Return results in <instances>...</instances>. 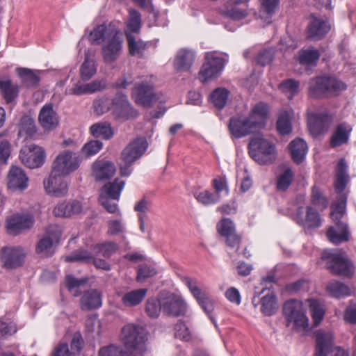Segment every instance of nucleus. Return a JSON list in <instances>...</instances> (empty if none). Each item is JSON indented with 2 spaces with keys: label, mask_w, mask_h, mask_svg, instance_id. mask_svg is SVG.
Returning <instances> with one entry per match:
<instances>
[{
  "label": "nucleus",
  "mask_w": 356,
  "mask_h": 356,
  "mask_svg": "<svg viewBox=\"0 0 356 356\" xmlns=\"http://www.w3.org/2000/svg\"><path fill=\"white\" fill-rule=\"evenodd\" d=\"M82 310L90 311L97 309L102 305V296L96 289H90L84 292L80 300Z\"/></svg>",
  "instance_id": "72a5a7b5"
},
{
  "label": "nucleus",
  "mask_w": 356,
  "mask_h": 356,
  "mask_svg": "<svg viewBox=\"0 0 356 356\" xmlns=\"http://www.w3.org/2000/svg\"><path fill=\"white\" fill-rule=\"evenodd\" d=\"M332 116L327 113H312L307 117V125L310 133L318 136L325 134L329 129Z\"/></svg>",
  "instance_id": "dca6fc26"
},
{
  "label": "nucleus",
  "mask_w": 356,
  "mask_h": 356,
  "mask_svg": "<svg viewBox=\"0 0 356 356\" xmlns=\"http://www.w3.org/2000/svg\"><path fill=\"white\" fill-rule=\"evenodd\" d=\"M351 131L352 127L349 124L346 122L339 124L330 137V147L336 148L348 144Z\"/></svg>",
  "instance_id": "cd10ccee"
},
{
  "label": "nucleus",
  "mask_w": 356,
  "mask_h": 356,
  "mask_svg": "<svg viewBox=\"0 0 356 356\" xmlns=\"http://www.w3.org/2000/svg\"><path fill=\"white\" fill-rule=\"evenodd\" d=\"M206 61L203 63L198 74V78L202 83L219 76L223 69V58L213 55L206 56Z\"/></svg>",
  "instance_id": "4468645a"
},
{
  "label": "nucleus",
  "mask_w": 356,
  "mask_h": 356,
  "mask_svg": "<svg viewBox=\"0 0 356 356\" xmlns=\"http://www.w3.org/2000/svg\"><path fill=\"white\" fill-rule=\"evenodd\" d=\"M309 85L308 95L315 99L337 96L346 89L343 82L330 76H317Z\"/></svg>",
  "instance_id": "7ed1b4c3"
},
{
  "label": "nucleus",
  "mask_w": 356,
  "mask_h": 356,
  "mask_svg": "<svg viewBox=\"0 0 356 356\" xmlns=\"http://www.w3.org/2000/svg\"><path fill=\"white\" fill-rule=\"evenodd\" d=\"M17 72L25 87L33 88L38 86L40 77L32 70L19 67Z\"/></svg>",
  "instance_id": "c03bdc74"
},
{
  "label": "nucleus",
  "mask_w": 356,
  "mask_h": 356,
  "mask_svg": "<svg viewBox=\"0 0 356 356\" xmlns=\"http://www.w3.org/2000/svg\"><path fill=\"white\" fill-rule=\"evenodd\" d=\"M112 32L105 23L99 24L90 31L88 39L92 44H100L111 36Z\"/></svg>",
  "instance_id": "e433bc0d"
},
{
  "label": "nucleus",
  "mask_w": 356,
  "mask_h": 356,
  "mask_svg": "<svg viewBox=\"0 0 356 356\" xmlns=\"http://www.w3.org/2000/svg\"><path fill=\"white\" fill-rule=\"evenodd\" d=\"M93 175L97 181H104L111 179L115 172L114 163L109 161L97 160L92 165Z\"/></svg>",
  "instance_id": "c85d7f7f"
},
{
  "label": "nucleus",
  "mask_w": 356,
  "mask_h": 356,
  "mask_svg": "<svg viewBox=\"0 0 356 356\" xmlns=\"http://www.w3.org/2000/svg\"><path fill=\"white\" fill-rule=\"evenodd\" d=\"M311 202L315 207L322 209L327 208L328 206L327 197L323 194L320 188L316 185L312 188Z\"/></svg>",
  "instance_id": "6e6d98bb"
},
{
  "label": "nucleus",
  "mask_w": 356,
  "mask_h": 356,
  "mask_svg": "<svg viewBox=\"0 0 356 356\" xmlns=\"http://www.w3.org/2000/svg\"><path fill=\"white\" fill-rule=\"evenodd\" d=\"M106 246H91L90 250L79 248L64 257V261L68 263H77L79 264L88 265L92 261L93 253L103 252L104 257H108Z\"/></svg>",
  "instance_id": "2eb2a0df"
},
{
  "label": "nucleus",
  "mask_w": 356,
  "mask_h": 356,
  "mask_svg": "<svg viewBox=\"0 0 356 356\" xmlns=\"http://www.w3.org/2000/svg\"><path fill=\"white\" fill-rule=\"evenodd\" d=\"M88 280V277L77 279L72 275H67L65 278V286L70 292H73L74 296L76 297L81 295L79 287L86 284Z\"/></svg>",
  "instance_id": "8fccbe9b"
},
{
  "label": "nucleus",
  "mask_w": 356,
  "mask_h": 356,
  "mask_svg": "<svg viewBox=\"0 0 356 356\" xmlns=\"http://www.w3.org/2000/svg\"><path fill=\"white\" fill-rule=\"evenodd\" d=\"M228 129L233 138H241L256 132L247 118L232 117L229 119Z\"/></svg>",
  "instance_id": "4be33fe9"
},
{
  "label": "nucleus",
  "mask_w": 356,
  "mask_h": 356,
  "mask_svg": "<svg viewBox=\"0 0 356 356\" xmlns=\"http://www.w3.org/2000/svg\"><path fill=\"white\" fill-rule=\"evenodd\" d=\"M349 181L348 175V165L344 158H341L336 168V179L334 181V190L337 194L343 192Z\"/></svg>",
  "instance_id": "473e14b6"
},
{
  "label": "nucleus",
  "mask_w": 356,
  "mask_h": 356,
  "mask_svg": "<svg viewBox=\"0 0 356 356\" xmlns=\"http://www.w3.org/2000/svg\"><path fill=\"white\" fill-rule=\"evenodd\" d=\"M43 184L47 193L53 197H61L68 192V184L65 177L54 172H51Z\"/></svg>",
  "instance_id": "6ab92c4d"
},
{
  "label": "nucleus",
  "mask_w": 356,
  "mask_h": 356,
  "mask_svg": "<svg viewBox=\"0 0 356 356\" xmlns=\"http://www.w3.org/2000/svg\"><path fill=\"white\" fill-rule=\"evenodd\" d=\"M156 273V269L146 264H141L137 272V280L138 282H144L146 279L155 275Z\"/></svg>",
  "instance_id": "69168bd1"
},
{
  "label": "nucleus",
  "mask_w": 356,
  "mask_h": 356,
  "mask_svg": "<svg viewBox=\"0 0 356 356\" xmlns=\"http://www.w3.org/2000/svg\"><path fill=\"white\" fill-rule=\"evenodd\" d=\"M184 282L197 302L207 295V293L202 291V290L195 284L196 282L193 280L191 278L186 277Z\"/></svg>",
  "instance_id": "338daca9"
},
{
  "label": "nucleus",
  "mask_w": 356,
  "mask_h": 356,
  "mask_svg": "<svg viewBox=\"0 0 356 356\" xmlns=\"http://www.w3.org/2000/svg\"><path fill=\"white\" fill-rule=\"evenodd\" d=\"M294 174L291 168H287L281 174L277 181V189L280 191H286L292 183Z\"/></svg>",
  "instance_id": "4d7b16f0"
},
{
  "label": "nucleus",
  "mask_w": 356,
  "mask_h": 356,
  "mask_svg": "<svg viewBox=\"0 0 356 356\" xmlns=\"http://www.w3.org/2000/svg\"><path fill=\"white\" fill-rule=\"evenodd\" d=\"M19 135L32 137L36 133V127L34 119L28 115H24L20 119L19 123Z\"/></svg>",
  "instance_id": "a18cd8bd"
},
{
  "label": "nucleus",
  "mask_w": 356,
  "mask_h": 356,
  "mask_svg": "<svg viewBox=\"0 0 356 356\" xmlns=\"http://www.w3.org/2000/svg\"><path fill=\"white\" fill-rule=\"evenodd\" d=\"M103 144L99 140H90L86 143L81 149L82 153L87 157L95 155L102 148Z\"/></svg>",
  "instance_id": "0e129e2a"
},
{
  "label": "nucleus",
  "mask_w": 356,
  "mask_h": 356,
  "mask_svg": "<svg viewBox=\"0 0 356 356\" xmlns=\"http://www.w3.org/2000/svg\"><path fill=\"white\" fill-rule=\"evenodd\" d=\"M147 293V289H139L131 291L123 295L122 302L126 307L137 306L144 300Z\"/></svg>",
  "instance_id": "ea45409f"
},
{
  "label": "nucleus",
  "mask_w": 356,
  "mask_h": 356,
  "mask_svg": "<svg viewBox=\"0 0 356 356\" xmlns=\"http://www.w3.org/2000/svg\"><path fill=\"white\" fill-rule=\"evenodd\" d=\"M45 157L44 149L33 144L25 147L19 152L22 163L31 169L41 167L45 161Z\"/></svg>",
  "instance_id": "f8f14e48"
},
{
  "label": "nucleus",
  "mask_w": 356,
  "mask_h": 356,
  "mask_svg": "<svg viewBox=\"0 0 356 356\" xmlns=\"http://www.w3.org/2000/svg\"><path fill=\"white\" fill-rule=\"evenodd\" d=\"M161 310L163 311V301L161 302L155 298H149L147 300L145 312L149 318H157Z\"/></svg>",
  "instance_id": "603ef678"
},
{
  "label": "nucleus",
  "mask_w": 356,
  "mask_h": 356,
  "mask_svg": "<svg viewBox=\"0 0 356 356\" xmlns=\"http://www.w3.org/2000/svg\"><path fill=\"white\" fill-rule=\"evenodd\" d=\"M274 50L272 49L261 50L256 57L257 64L261 66L270 64L274 58Z\"/></svg>",
  "instance_id": "774afa93"
},
{
  "label": "nucleus",
  "mask_w": 356,
  "mask_h": 356,
  "mask_svg": "<svg viewBox=\"0 0 356 356\" xmlns=\"http://www.w3.org/2000/svg\"><path fill=\"white\" fill-rule=\"evenodd\" d=\"M147 148V143L143 138H138L125 147L121 154L122 163L120 170L122 176L128 177L131 175V165L143 156Z\"/></svg>",
  "instance_id": "39448f33"
},
{
  "label": "nucleus",
  "mask_w": 356,
  "mask_h": 356,
  "mask_svg": "<svg viewBox=\"0 0 356 356\" xmlns=\"http://www.w3.org/2000/svg\"><path fill=\"white\" fill-rule=\"evenodd\" d=\"M175 337L184 341H189L191 335L188 327L183 320H179L174 327Z\"/></svg>",
  "instance_id": "052dcab7"
},
{
  "label": "nucleus",
  "mask_w": 356,
  "mask_h": 356,
  "mask_svg": "<svg viewBox=\"0 0 356 356\" xmlns=\"http://www.w3.org/2000/svg\"><path fill=\"white\" fill-rule=\"evenodd\" d=\"M220 236L226 238L227 245H238L241 242V236L236 232L235 226L230 218H222L217 225Z\"/></svg>",
  "instance_id": "bb28decb"
},
{
  "label": "nucleus",
  "mask_w": 356,
  "mask_h": 356,
  "mask_svg": "<svg viewBox=\"0 0 356 356\" xmlns=\"http://www.w3.org/2000/svg\"><path fill=\"white\" fill-rule=\"evenodd\" d=\"M195 197L198 202L208 206L210 204H216L220 201V195L216 193H212L209 191L205 190L198 193L195 194Z\"/></svg>",
  "instance_id": "5fc2aeb1"
},
{
  "label": "nucleus",
  "mask_w": 356,
  "mask_h": 356,
  "mask_svg": "<svg viewBox=\"0 0 356 356\" xmlns=\"http://www.w3.org/2000/svg\"><path fill=\"white\" fill-rule=\"evenodd\" d=\"M93 108L95 112L100 115L111 111V102L110 103L107 97L96 99L93 102Z\"/></svg>",
  "instance_id": "e2e57ef3"
},
{
  "label": "nucleus",
  "mask_w": 356,
  "mask_h": 356,
  "mask_svg": "<svg viewBox=\"0 0 356 356\" xmlns=\"http://www.w3.org/2000/svg\"><path fill=\"white\" fill-rule=\"evenodd\" d=\"M334 338L330 332L318 330L316 334V346L314 356H329L333 350Z\"/></svg>",
  "instance_id": "a878e982"
},
{
  "label": "nucleus",
  "mask_w": 356,
  "mask_h": 356,
  "mask_svg": "<svg viewBox=\"0 0 356 356\" xmlns=\"http://www.w3.org/2000/svg\"><path fill=\"white\" fill-rule=\"evenodd\" d=\"M82 209V204L79 201H63L55 207L53 212L56 217L67 218L79 214L81 212Z\"/></svg>",
  "instance_id": "7c9ffc66"
},
{
  "label": "nucleus",
  "mask_w": 356,
  "mask_h": 356,
  "mask_svg": "<svg viewBox=\"0 0 356 356\" xmlns=\"http://www.w3.org/2000/svg\"><path fill=\"white\" fill-rule=\"evenodd\" d=\"M97 67L94 59L90 58L88 54H85V59L80 67L81 78L86 81L90 79L96 73Z\"/></svg>",
  "instance_id": "de8ad7c7"
},
{
  "label": "nucleus",
  "mask_w": 356,
  "mask_h": 356,
  "mask_svg": "<svg viewBox=\"0 0 356 356\" xmlns=\"http://www.w3.org/2000/svg\"><path fill=\"white\" fill-rule=\"evenodd\" d=\"M61 230L56 225H50L46 227L45 236L41 238L37 245H54L60 243Z\"/></svg>",
  "instance_id": "79ce46f5"
},
{
  "label": "nucleus",
  "mask_w": 356,
  "mask_h": 356,
  "mask_svg": "<svg viewBox=\"0 0 356 356\" xmlns=\"http://www.w3.org/2000/svg\"><path fill=\"white\" fill-rule=\"evenodd\" d=\"M248 149L250 156L260 165L272 163L276 159L275 145L263 137L251 138Z\"/></svg>",
  "instance_id": "20e7f679"
},
{
  "label": "nucleus",
  "mask_w": 356,
  "mask_h": 356,
  "mask_svg": "<svg viewBox=\"0 0 356 356\" xmlns=\"http://www.w3.org/2000/svg\"><path fill=\"white\" fill-rule=\"evenodd\" d=\"M123 40L116 31L105 44L102 46V55L104 60L112 63L117 60L122 49Z\"/></svg>",
  "instance_id": "f3484780"
},
{
  "label": "nucleus",
  "mask_w": 356,
  "mask_h": 356,
  "mask_svg": "<svg viewBox=\"0 0 356 356\" xmlns=\"http://www.w3.org/2000/svg\"><path fill=\"white\" fill-rule=\"evenodd\" d=\"M79 166V159L71 152L58 154L53 164L51 172L64 177L75 171Z\"/></svg>",
  "instance_id": "ddd939ff"
},
{
  "label": "nucleus",
  "mask_w": 356,
  "mask_h": 356,
  "mask_svg": "<svg viewBox=\"0 0 356 356\" xmlns=\"http://www.w3.org/2000/svg\"><path fill=\"white\" fill-rule=\"evenodd\" d=\"M199 305L208 316L211 321L216 326V321L211 313L214 309V302L207 294L204 298L198 302Z\"/></svg>",
  "instance_id": "680f3d73"
},
{
  "label": "nucleus",
  "mask_w": 356,
  "mask_h": 356,
  "mask_svg": "<svg viewBox=\"0 0 356 356\" xmlns=\"http://www.w3.org/2000/svg\"><path fill=\"white\" fill-rule=\"evenodd\" d=\"M329 23L321 17H316L314 14L309 15V22L307 26V38L311 40H320L329 32Z\"/></svg>",
  "instance_id": "aec40b11"
},
{
  "label": "nucleus",
  "mask_w": 356,
  "mask_h": 356,
  "mask_svg": "<svg viewBox=\"0 0 356 356\" xmlns=\"http://www.w3.org/2000/svg\"><path fill=\"white\" fill-rule=\"evenodd\" d=\"M294 221L305 229L318 228L321 225L319 213L312 207H298L296 209Z\"/></svg>",
  "instance_id": "9b49d317"
},
{
  "label": "nucleus",
  "mask_w": 356,
  "mask_h": 356,
  "mask_svg": "<svg viewBox=\"0 0 356 356\" xmlns=\"http://www.w3.org/2000/svg\"><path fill=\"white\" fill-rule=\"evenodd\" d=\"M35 218L29 212L15 213L6 218V229L9 235L18 236L31 229Z\"/></svg>",
  "instance_id": "423d86ee"
},
{
  "label": "nucleus",
  "mask_w": 356,
  "mask_h": 356,
  "mask_svg": "<svg viewBox=\"0 0 356 356\" xmlns=\"http://www.w3.org/2000/svg\"><path fill=\"white\" fill-rule=\"evenodd\" d=\"M269 106L267 103L259 102L251 108L246 117L255 131L264 129L267 124Z\"/></svg>",
  "instance_id": "a211bd4d"
},
{
  "label": "nucleus",
  "mask_w": 356,
  "mask_h": 356,
  "mask_svg": "<svg viewBox=\"0 0 356 356\" xmlns=\"http://www.w3.org/2000/svg\"><path fill=\"white\" fill-rule=\"evenodd\" d=\"M141 27V15L135 10H129V18L127 22V28L131 33H138Z\"/></svg>",
  "instance_id": "13d9d810"
},
{
  "label": "nucleus",
  "mask_w": 356,
  "mask_h": 356,
  "mask_svg": "<svg viewBox=\"0 0 356 356\" xmlns=\"http://www.w3.org/2000/svg\"><path fill=\"white\" fill-rule=\"evenodd\" d=\"M29 178L19 167L12 165L7 175L8 188L13 191H24L28 187Z\"/></svg>",
  "instance_id": "393cba45"
},
{
  "label": "nucleus",
  "mask_w": 356,
  "mask_h": 356,
  "mask_svg": "<svg viewBox=\"0 0 356 356\" xmlns=\"http://www.w3.org/2000/svg\"><path fill=\"white\" fill-rule=\"evenodd\" d=\"M276 128L281 135H287L292 131L291 120L286 113L282 114L277 119Z\"/></svg>",
  "instance_id": "bf43d9fd"
},
{
  "label": "nucleus",
  "mask_w": 356,
  "mask_h": 356,
  "mask_svg": "<svg viewBox=\"0 0 356 356\" xmlns=\"http://www.w3.org/2000/svg\"><path fill=\"white\" fill-rule=\"evenodd\" d=\"M131 95L135 102L144 107H151L160 99L152 84L147 81L136 83L132 90Z\"/></svg>",
  "instance_id": "9d476101"
},
{
  "label": "nucleus",
  "mask_w": 356,
  "mask_h": 356,
  "mask_svg": "<svg viewBox=\"0 0 356 356\" xmlns=\"http://www.w3.org/2000/svg\"><path fill=\"white\" fill-rule=\"evenodd\" d=\"M195 52L188 48L180 49L173 60V67L177 72H190L195 60Z\"/></svg>",
  "instance_id": "b1692460"
},
{
  "label": "nucleus",
  "mask_w": 356,
  "mask_h": 356,
  "mask_svg": "<svg viewBox=\"0 0 356 356\" xmlns=\"http://www.w3.org/2000/svg\"><path fill=\"white\" fill-rule=\"evenodd\" d=\"M321 54L316 49H302L298 52L296 60L302 65H316Z\"/></svg>",
  "instance_id": "58836bf2"
},
{
  "label": "nucleus",
  "mask_w": 356,
  "mask_h": 356,
  "mask_svg": "<svg viewBox=\"0 0 356 356\" xmlns=\"http://www.w3.org/2000/svg\"><path fill=\"white\" fill-rule=\"evenodd\" d=\"M307 145L306 142L300 138H296L290 142L288 149L291 154V159L296 164H300L307 154Z\"/></svg>",
  "instance_id": "f704fd0d"
},
{
  "label": "nucleus",
  "mask_w": 356,
  "mask_h": 356,
  "mask_svg": "<svg viewBox=\"0 0 356 356\" xmlns=\"http://www.w3.org/2000/svg\"><path fill=\"white\" fill-rule=\"evenodd\" d=\"M278 309L276 296L273 292H268L261 297L260 311L266 316L274 315Z\"/></svg>",
  "instance_id": "4c0bfd02"
},
{
  "label": "nucleus",
  "mask_w": 356,
  "mask_h": 356,
  "mask_svg": "<svg viewBox=\"0 0 356 356\" xmlns=\"http://www.w3.org/2000/svg\"><path fill=\"white\" fill-rule=\"evenodd\" d=\"M229 91L225 88H218L209 96L210 102L218 109H222L227 103Z\"/></svg>",
  "instance_id": "09e8293b"
},
{
  "label": "nucleus",
  "mask_w": 356,
  "mask_h": 356,
  "mask_svg": "<svg viewBox=\"0 0 356 356\" xmlns=\"http://www.w3.org/2000/svg\"><path fill=\"white\" fill-rule=\"evenodd\" d=\"M283 314L288 325L293 322L296 328L306 329L309 326L308 318L304 312L302 303L296 299L286 301L283 305Z\"/></svg>",
  "instance_id": "6e6552de"
},
{
  "label": "nucleus",
  "mask_w": 356,
  "mask_h": 356,
  "mask_svg": "<svg viewBox=\"0 0 356 356\" xmlns=\"http://www.w3.org/2000/svg\"><path fill=\"white\" fill-rule=\"evenodd\" d=\"M335 227H330L327 230L326 236L332 243L339 244L349 241L350 232L345 222H335Z\"/></svg>",
  "instance_id": "c756f323"
},
{
  "label": "nucleus",
  "mask_w": 356,
  "mask_h": 356,
  "mask_svg": "<svg viewBox=\"0 0 356 356\" xmlns=\"http://www.w3.org/2000/svg\"><path fill=\"white\" fill-rule=\"evenodd\" d=\"M309 308L314 325V326H318L324 318L325 309L321 302L316 299L309 300Z\"/></svg>",
  "instance_id": "3c124183"
},
{
  "label": "nucleus",
  "mask_w": 356,
  "mask_h": 356,
  "mask_svg": "<svg viewBox=\"0 0 356 356\" xmlns=\"http://www.w3.org/2000/svg\"><path fill=\"white\" fill-rule=\"evenodd\" d=\"M38 122L45 131L55 129L59 124V116L51 103L44 104L38 115Z\"/></svg>",
  "instance_id": "5701e85b"
},
{
  "label": "nucleus",
  "mask_w": 356,
  "mask_h": 356,
  "mask_svg": "<svg viewBox=\"0 0 356 356\" xmlns=\"http://www.w3.org/2000/svg\"><path fill=\"white\" fill-rule=\"evenodd\" d=\"M0 94L6 104H16V99L19 94V86L13 83L11 79H0Z\"/></svg>",
  "instance_id": "2f4dec72"
},
{
  "label": "nucleus",
  "mask_w": 356,
  "mask_h": 356,
  "mask_svg": "<svg viewBox=\"0 0 356 356\" xmlns=\"http://www.w3.org/2000/svg\"><path fill=\"white\" fill-rule=\"evenodd\" d=\"M326 289L332 297L339 299L351 295V290L350 287L344 283L337 280L330 281L327 284Z\"/></svg>",
  "instance_id": "a19ab883"
},
{
  "label": "nucleus",
  "mask_w": 356,
  "mask_h": 356,
  "mask_svg": "<svg viewBox=\"0 0 356 356\" xmlns=\"http://www.w3.org/2000/svg\"><path fill=\"white\" fill-rule=\"evenodd\" d=\"M124 184V181L116 178L113 181L108 182L101 188L99 196L111 197L115 201H118Z\"/></svg>",
  "instance_id": "c9c22d12"
},
{
  "label": "nucleus",
  "mask_w": 356,
  "mask_h": 356,
  "mask_svg": "<svg viewBox=\"0 0 356 356\" xmlns=\"http://www.w3.org/2000/svg\"><path fill=\"white\" fill-rule=\"evenodd\" d=\"M129 54L142 56L147 47V43L142 40H136L131 33H126Z\"/></svg>",
  "instance_id": "49530a36"
},
{
  "label": "nucleus",
  "mask_w": 356,
  "mask_h": 356,
  "mask_svg": "<svg viewBox=\"0 0 356 356\" xmlns=\"http://www.w3.org/2000/svg\"><path fill=\"white\" fill-rule=\"evenodd\" d=\"M300 82L293 79H289L282 81L279 84V89L284 93H289V99H292L293 96L299 92Z\"/></svg>",
  "instance_id": "864d4df0"
},
{
  "label": "nucleus",
  "mask_w": 356,
  "mask_h": 356,
  "mask_svg": "<svg viewBox=\"0 0 356 356\" xmlns=\"http://www.w3.org/2000/svg\"><path fill=\"white\" fill-rule=\"evenodd\" d=\"M27 253L21 246H3L0 250V261L3 268L15 270L24 266Z\"/></svg>",
  "instance_id": "0eeeda50"
},
{
  "label": "nucleus",
  "mask_w": 356,
  "mask_h": 356,
  "mask_svg": "<svg viewBox=\"0 0 356 356\" xmlns=\"http://www.w3.org/2000/svg\"><path fill=\"white\" fill-rule=\"evenodd\" d=\"M90 131L94 137L104 140H109L114 135L113 129L108 122L95 123L90 127Z\"/></svg>",
  "instance_id": "37998d69"
},
{
  "label": "nucleus",
  "mask_w": 356,
  "mask_h": 356,
  "mask_svg": "<svg viewBox=\"0 0 356 356\" xmlns=\"http://www.w3.org/2000/svg\"><path fill=\"white\" fill-rule=\"evenodd\" d=\"M122 340L127 350H124L120 346L111 344L101 348L99 356H136L134 351L140 353L146 351L147 334L143 326L134 324L124 326L122 330Z\"/></svg>",
  "instance_id": "f257e3e1"
},
{
  "label": "nucleus",
  "mask_w": 356,
  "mask_h": 356,
  "mask_svg": "<svg viewBox=\"0 0 356 356\" xmlns=\"http://www.w3.org/2000/svg\"><path fill=\"white\" fill-rule=\"evenodd\" d=\"M186 309V304L184 300L174 293H171L163 300V313L168 316H184Z\"/></svg>",
  "instance_id": "412c9836"
},
{
  "label": "nucleus",
  "mask_w": 356,
  "mask_h": 356,
  "mask_svg": "<svg viewBox=\"0 0 356 356\" xmlns=\"http://www.w3.org/2000/svg\"><path fill=\"white\" fill-rule=\"evenodd\" d=\"M321 259L325 261V267L334 275L352 277L355 268L351 260L345 252L334 249H325Z\"/></svg>",
  "instance_id": "f03ea898"
},
{
  "label": "nucleus",
  "mask_w": 356,
  "mask_h": 356,
  "mask_svg": "<svg viewBox=\"0 0 356 356\" xmlns=\"http://www.w3.org/2000/svg\"><path fill=\"white\" fill-rule=\"evenodd\" d=\"M111 112L115 119L127 121L138 117V111L131 106L128 97L118 92L111 100Z\"/></svg>",
  "instance_id": "1a4fd4ad"
}]
</instances>
